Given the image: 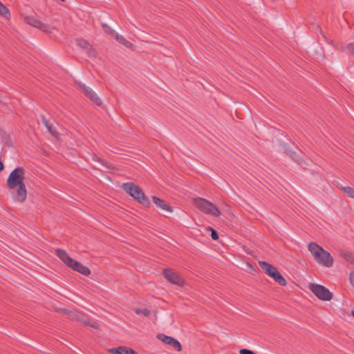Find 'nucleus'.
Masks as SVG:
<instances>
[{"mask_svg":"<svg viewBox=\"0 0 354 354\" xmlns=\"http://www.w3.org/2000/svg\"><path fill=\"white\" fill-rule=\"evenodd\" d=\"M308 250L315 261L326 268H330L333 264V258L330 254L315 242H311L308 245Z\"/></svg>","mask_w":354,"mask_h":354,"instance_id":"obj_1","label":"nucleus"},{"mask_svg":"<svg viewBox=\"0 0 354 354\" xmlns=\"http://www.w3.org/2000/svg\"><path fill=\"white\" fill-rule=\"evenodd\" d=\"M57 256L68 267L72 268L74 270L87 276L90 274V270L81 264L80 262L71 258L68 254L62 249L56 250Z\"/></svg>","mask_w":354,"mask_h":354,"instance_id":"obj_2","label":"nucleus"},{"mask_svg":"<svg viewBox=\"0 0 354 354\" xmlns=\"http://www.w3.org/2000/svg\"><path fill=\"white\" fill-rule=\"evenodd\" d=\"M124 189L132 197L143 205H149V201L142 189L133 183L129 182L123 184Z\"/></svg>","mask_w":354,"mask_h":354,"instance_id":"obj_3","label":"nucleus"},{"mask_svg":"<svg viewBox=\"0 0 354 354\" xmlns=\"http://www.w3.org/2000/svg\"><path fill=\"white\" fill-rule=\"evenodd\" d=\"M259 264L264 272L272 277L277 283L281 286H286V281L284 277L279 272L277 268L274 266L263 261H259Z\"/></svg>","mask_w":354,"mask_h":354,"instance_id":"obj_4","label":"nucleus"},{"mask_svg":"<svg viewBox=\"0 0 354 354\" xmlns=\"http://www.w3.org/2000/svg\"><path fill=\"white\" fill-rule=\"evenodd\" d=\"M24 169L21 167L15 168L7 179V185L10 189H15L17 185L24 183Z\"/></svg>","mask_w":354,"mask_h":354,"instance_id":"obj_5","label":"nucleus"},{"mask_svg":"<svg viewBox=\"0 0 354 354\" xmlns=\"http://www.w3.org/2000/svg\"><path fill=\"white\" fill-rule=\"evenodd\" d=\"M195 205L204 213L213 216H218L220 215V211L218 208L212 203L208 201L198 198L194 200Z\"/></svg>","mask_w":354,"mask_h":354,"instance_id":"obj_6","label":"nucleus"},{"mask_svg":"<svg viewBox=\"0 0 354 354\" xmlns=\"http://www.w3.org/2000/svg\"><path fill=\"white\" fill-rule=\"evenodd\" d=\"M195 205L204 213L213 216H218L220 215V211L218 208L212 203L208 201L198 198L194 200Z\"/></svg>","mask_w":354,"mask_h":354,"instance_id":"obj_7","label":"nucleus"},{"mask_svg":"<svg viewBox=\"0 0 354 354\" xmlns=\"http://www.w3.org/2000/svg\"><path fill=\"white\" fill-rule=\"evenodd\" d=\"M310 290L321 300L330 301L333 297L332 293L323 286L311 284L310 286Z\"/></svg>","mask_w":354,"mask_h":354,"instance_id":"obj_8","label":"nucleus"},{"mask_svg":"<svg viewBox=\"0 0 354 354\" xmlns=\"http://www.w3.org/2000/svg\"><path fill=\"white\" fill-rule=\"evenodd\" d=\"M24 19L25 21L29 25L39 28L44 32H50L53 29V28H51L50 26L43 23L35 16H27Z\"/></svg>","mask_w":354,"mask_h":354,"instance_id":"obj_9","label":"nucleus"},{"mask_svg":"<svg viewBox=\"0 0 354 354\" xmlns=\"http://www.w3.org/2000/svg\"><path fill=\"white\" fill-rule=\"evenodd\" d=\"M14 193L12 194V198L14 201L18 203H23L26 201L27 197V190L25 183L17 185Z\"/></svg>","mask_w":354,"mask_h":354,"instance_id":"obj_10","label":"nucleus"},{"mask_svg":"<svg viewBox=\"0 0 354 354\" xmlns=\"http://www.w3.org/2000/svg\"><path fill=\"white\" fill-rule=\"evenodd\" d=\"M165 278L169 282L178 285L183 286L184 280L174 270L166 269L163 272Z\"/></svg>","mask_w":354,"mask_h":354,"instance_id":"obj_11","label":"nucleus"},{"mask_svg":"<svg viewBox=\"0 0 354 354\" xmlns=\"http://www.w3.org/2000/svg\"><path fill=\"white\" fill-rule=\"evenodd\" d=\"M157 338L165 344L170 345L177 351H180L182 350V346L179 341L171 337L164 334H158L157 335Z\"/></svg>","mask_w":354,"mask_h":354,"instance_id":"obj_12","label":"nucleus"},{"mask_svg":"<svg viewBox=\"0 0 354 354\" xmlns=\"http://www.w3.org/2000/svg\"><path fill=\"white\" fill-rule=\"evenodd\" d=\"M77 44L90 57H95L96 52L93 49L91 45L82 38L77 39Z\"/></svg>","mask_w":354,"mask_h":354,"instance_id":"obj_13","label":"nucleus"},{"mask_svg":"<svg viewBox=\"0 0 354 354\" xmlns=\"http://www.w3.org/2000/svg\"><path fill=\"white\" fill-rule=\"evenodd\" d=\"M80 86L84 92L85 95L91 99L96 104L99 105L101 104V100L97 97V94L89 87L85 84H80Z\"/></svg>","mask_w":354,"mask_h":354,"instance_id":"obj_14","label":"nucleus"},{"mask_svg":"<svg viewBox=\"0 0 354 354\" xmlns=\"http://www.w3.org/2000/svg\"><path fill=\"white\" fill-rule=\"evenodd\" d=\"M152 201H153V203L157 207L160 208L162 210L165 211L167 212H169V213L172 212L171 207L165 201H162V199H160L156 196H153L152 198Z\"/></svg>","mask_w":354,"mask_h":354,"instance_id":"obj_15","label":"nucleus"},{"mask_svg":"<svg viewBox=\"0 0 354 354\" xmlns=\"http://www.w3.org/2000/svg\"><path fill=\"white\" fill-rule=\"evenodd\" d=\"M109 352L114 354H138L134 350L125 346L111 348Z\"/></svg>","mask_w":354,"mask_h":354,"instance_id":"obj_16","label":"nucleus"},{"mask_svg":"<svg viewBox=\"0 0 354 354\" xmlns=\"http://www.w3.org/2000/svg\"><path fill=\"white\" fill-rule=\"evenodd\" d=\"M41 121H42V123L44 125V127L47 129L48 131L52 136H57V132L55 130V129L53 127L52 124H50L49 123V122L44 117H43L41 118Z\"/></svg>","mask_w":354,"mask_h":354,"instance_id":"obj_17","label":"nucleus"},{"mask_svg":"<svg viewBox=\"0 0 354 354\" xmlns=\"http://www.w3.org/2000/svg\"><path fill=\"white\" fill-rule=\"evenodd\" d=\"M113 37L118 42L127 48H131L133 46L132 44L127 41L122 35L115 33Z\"/></svg>","mask_w":354,"mask_h":354,"instance_id":"obj_18","label":"nucleus"},{"mask_svg":"<svg viewBox=\"0 0 354 354\" xmlns=\"http://www.w3.org/2000/svg\"><path fill=\"white\" fill-rule=\"evenodd\" d=\"M342 190L351 198H354V189L349 186L342 187Z\"/></svg>","mask_w":354,"mask_h":354,"instance_id":"obj_19","label":"nucleus"},{"mask_svg":"<svg viewBox=\"0 0 354 354\" xmlns=\"http://www.w3.org/2000/svg\"><path fill=\"white\" fill-rule=\"evenodd\" d=\"M136 313L137 315H143L145 317L149 315V314H150V311L147 308H143V309L137 308L136 310Z\"/></svg>","mask_w":354,"mask_h":354,"instance_id":"obj_20","label":"nucleus"},{"mask_svg":"<svg viewBox=\"0 0 354 354\" xmlns=\"http://www.w3.org/2000/svg\"><path fill=\"white\" fill-rule=\"evenodd\" d=\"M9 14L8 9L0 2V15L6 16Z\"/></svg>","mask_w":354,"mask_h":354,"instance_id":"obj_21","label":"nucleus"},{"mask_svg":"<svg viewBox=\"0 0 354 354\" xmlns=\"http://www.w3.org/2000/svg\"><path fill=\"white\" fill-rule=\"evenodd\" d=\"M103 26L105 28L104 31L106 34L113 37L115 35L116 32L107 25L103 24Z\"/></svg>","mask_w":354,"mask_h":354,"instance_id":"obj_22","label":"nucleus"},{"mask_svg":"<svg viewBox=\"0 0 354 354\" xmlns=\"http://www.w3.org/2000/svg\"><path fill=\"white\" fill-rule=\"evenodd\" d=\"M239 353L240 354H256L252 350H249V349H247V348L241 349L240 351H239Z\"/></svg>","mask_w":354,"mask_h":354,"instance_id":"obj_23","label":"nucleus"},{"mask_svg":"<svg viewBox=\"0 0 354 354\" xmlns=\"http://www.w3.org/2000/svg\"><path fill=\"white\" fill-rule=\"evenodd\" d=\"M345 258L350 262L354 261V257L351 253H347L345 254Z\"/></svg>","mask_w":354,"mask_h":354,"instance_id":"obj_24","label":"nucleus"},{"mask_svg":"<svg viewBox=\"0 0 354 354\" xmlns=\"http://www.w3.org/2000/svg\"><path fill=\"white\" fill-rule=\"evenodd\" d=\"M211 230H212L211 236H212V239L217 240L218 239V233L216 232V230H214L213 229H211Z\"/></svg>","mask_w":354,"mask_h":354,"instance_id":"obj_25","label":"nucleus"},{"mask_svg":"<svg viewBox=\"0 0 354 354\" xmlns=\"http://www.w3.org/2000/svg\"><path fill=\"white\" fill-rule=\"evenodd\" d=\"M347 48L349 50V51L351 52V53L353 55H354V44L351 43V44H348Z\"/></svg>","mask_w":354,"mask_h":354,"instance_id":"obj_26","label":"nucleus"},{"mask_svg":"<svg viewBox=\"0 0 354 354\" xmlns=\"http://www.w3.org/2000/svg\"><path fill=\"white\" fill-rule=\"evenodd\" d=\"M339 189L342 190V187H345L346 186H343L342 183L338 180H335L333 183Z\"/></svg>","mask_w":354,"mask_h":354,"instance_id":"obj_27","label":"nucleus"},{"mask_svg":"<svg viewBox=\"0 0 354 354\" xmlns=\"http://www.w3.org/2000/svg\"><path fill=\"white\" fill-rule=\"evenodd\" d=\"M4 168L3 162L0 160V171H1Z\"/></svg>","mask_w":354,"mask_h":354,"instance_id":"obj_28","label":"nucleus"},{"mask_svg":"<svg viewBox=\"0 0 354 354\" xmlns=\"http://www.w3.org/2000/svg\"><path fill=\"white\" fill-rule=\"evenodd\" d=\"M91 326H92V327H93V328H97V326H96L95 324H92Z\"/></svg>","mask_w":354,"mask_h":354,"instance_id":"obj_29","label":"nucleus"},{"mask_svg":"<svg viewBox=\"0 0 354 354\" xmlns=\"http://www.w3.org/2000/svg\"><path fill=\"white\" fill-rule=\"evenodd\" d=\"M351 315H352L353 316V317H354V310H353V311L351 312Z\"/></svg>","mask_w":354,"mask_h":354,"instance_id":"obj_30","label":"nucleus"}]
</instances>
